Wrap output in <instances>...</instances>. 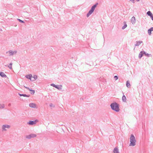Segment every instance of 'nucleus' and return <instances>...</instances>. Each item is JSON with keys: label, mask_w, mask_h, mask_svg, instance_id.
Wrapping results in <instances>:
<instances>
[{"label": "nucleus", "mask_w": 153, "mask_h": 153, "mask_svg": "<svg viewBox=\"0 0 153 153\" xmlns=\"http://www.w3.org/2000/svg\"><path fill=\"white\" fill-rule=\"evenodd\" d=\"M110 106L111 109L116 112H119L120 110L119 104L116 102L111 103L110 105Z\"/></svg>", "instance_id": "f257e3e1"}, {"label": "nucleus", "mask_w": 153, "mask_h": 153, "mask_svg": "<svg viewBox=\"0 0 153 153\" xmlns=\"http://www.w3.org/2000/svg\"><path fill=\"white\" fill-rule=\"evenodd\" d=\"M130 142V143L129 145V146H134L136 145V140H135V137L133 134L131 135Z\"/></svg>", "instance_id": "f03ea898"}, {"label": "nucleus", "mask_w": 153, "mask_h": 153, "mask_svg": "<svg viewBox=\"0 0 153 153\" xmlns=\"http://www.w3.org/2000/svg\"><path fill=\"white\" fill-rule=\"evenodd\" d=\"M98 4V3H97L92 6L91 9L89 10L87 14V17H89L93 12Z\"/></svg>", "instance_id": "7ed1b4c3"}, {"label": "nucleus", "mask_w": 153, "mask_h": 153, "mask_svg": "<svg viewBox=\"0 0 153 153\" xmlns=\"http://www.w3.org/2000/svg\"><path fill=\"white\" fill-rule=\"evenodd\" d=\"M17 53V51H13L11 50H10V51H8L7 52V53H9V56H12L16 54Z\"/></svg>", "instance_id": "20e7f679"}, {"label": "nucleus", "mask_w": 153, "mask_h": 153, "mask_svg": "<svg viewBox=\"0 0 153 153\" xmlns=\"http://www.w3.org/2000/svg\"><path fill=\"white\" fill-rule=\"evenodd\" d=\"M51 85L59 90H61L62 89V85H61L59 86L58 85H56L53 83H52L51 84Z\"/></svg>", "instance_id": "39448f33"}, {"label": "nucleus", "mask_w": 153, "mask_h": 153, "mask_svg": "<svg viewBox=\"0 0 153 153\" xmlns=\"http://www.w3.org/2000/svg\"><path fill=\"white\" fill-rule=\"evenodd\" d=\"M38 121V120H37L34 121L30 120L27 123V124L29 125H33L35 124Z\"/></svg>", "instance_id": "423d86ee"}, {"label": "nucleus", "mask_w": 153, "mask_h": 153, "mask_svg": "<svg viewBox=\"0 0 153 153\" xmlns=\"http://www.w3.org/2000/svg\"><path fill=\"white\" fill-rule=\"evenodd\" d=\"M36 134H31L28 135H27L26 137V138L30 139L31 138H33L36 137Z\"/></svg>", "instance_id": "0eeeda50"}, {"label": "nucleus", "mask_w": 153, "mask_h": 153, "mask_svg": "<svg viewBox=\"0 0 153 153\" xmlns=\"http://www.w3.org/2000/svg\"><path fill=\"white\" fill-rule=\"evenodd\" d=\"M10 127V126L8 125H4L2 126V131H6V128H9Z\"/></svg>", "instance_id": "6e6552de"}, {"label": "nucleus", "mask_w": 153, "mask_h": 153, "mask_svg": "<svg viewBox=\"0 0 153 153\" xmlns=\"http://www.w3.org/2000/svg\"><path fill=\"white\" fill-rule=\"evenodd\" d=\"M145 53H146V52L145 51H141L139 55V56H138L139 58L140 59L141 58V57L143 56V55L144 54H145Z\"/></svg>", "instance_id": "1a4fd4ad"}, {"label": "nucleus", "mask_w": 153, "mask_h": 153, "mask_svg": "<svg viewBox=\"0 0 153 153\" xmlns=\"http://www.w3.org/2000/svg\"><path fill=\"white\" fill-rule=\"evenodd\" d=\"M131 21L133 25H134L135 24L136 22V20L135 19V17L134 16H133L131 18Z\"/></svg>", "instance_id": "9d476101"}, {"label": "nucleus", "mask_w": 153, "mask_h": 153, "mask_svg": "<svg viewBox=\"0 0 153 153\" xmlns=\"http://www.w3.org/2000/svg\"><path fill=\"white\" fill-rule=\"evenodd\" d=\"M136 43L135 44V46H138L140 44L143 43V41H136Z\"/></svg>", "instance_id": "9b49d317"}, {"label": "nucleus", "mask_w": 153, "mask_h": 153, "mask_svg": "<svg viewBox=\"0 0 153 153\" xmlns=\"http://www.w3.org/2000/svg\"><path fill=\"white\" fill-rule=\"evenodd\" d=\"M29 106L31 108H35L36 107V105L33 103H31L29 104Z\"/></svg>", "instance_id": "f8f14e48"}, {"label": "nucleus", "mask_w": 153, "mask_h": 153, "mask_svg": "<svg viewBox=\"0 0 153 153\" xmlns=\"http://www.w3.org/2000/svg\"><path fill=\"white\" fill-rule=\"evenodd\" d=\"M0 76L2 77H6V75L4 73L1 72H0Z\"/></svg>", "instance_id": "ddd939ff"}, {"label": "nucleus", "mask_w": 153, "mask_h": 153, "mask_svg": "<svg viewBox=\"0 0 153 153\" xmlns=\"http://www.w3.org/2000/svg\"><path fill=\"white\" fill-rule=\"evenodd\" d=\"M123 24H124V25L122 27V29L123 30L124 29L127 27V24H126V22H123Z\"/></svg>", "instance_id": "4468645a"}, {"label": "nucleus", "mask_w": 153, "mask_h": 153, "mask_svg": "<svg viewBox=\"0 0 153 153\" xmlns=\"http://www.w3.org/2000/svg\"><path fill=\"white\" fill-rule=\"evenodd\" d=\"M113 152L114 153H119V150L117 148L115 147L114 148L113 150Z\"/></svg>", "instance_id": "2eb2a0df"}, {"label": "nucleus", "mask_w": 153, "mask_h": 153, "mask_svg": "<svg viewBox=\"0 0 153 153\" xmlns=\"http://www.w3.org/2000/svg\"><path fill=\"white\" fill-rule=\"evenodd\" d=\"M19 95L20 96H21V97L23 96V97H30L29 95H27L26 94H19Z\"/></svg>", "instance_id": "dca6fc26"}, {"label": "nucleus", "mask_w": 153, "mask_h": 153, "mask_svg": "<svg viewBox=\"0 0 153 153\" xmlns=\"http://www.w3.org/2000/svg\"><path fill=\"white\" fill-rule=\"evenodd\" d=\"M126 98L124 95H123L122 97V100L123 102H126Z\"/></svg>", "instance_id": "f3484780"}, {"label": "nucleus", "mask_w": 153, "mask_h": 153, "mask_svg": "<svg viewBox=\"0 0 153 153\" xmlns=\"http://www.w3.org/2000/svg\"><path fill=\"white\" fill-rule=\"evenodd\" d=\"M32 77V75L31 74H29L27 75L26 77L28 79H31V78Z\"/></svg>", "instance_id": "a211bd4d"}, {"label": "nucleus", "mask_w": 153, "mask_h": 153, "mask_svg": "<svg viewBox=\"0 0 153 153\" xmlns=\"http://www.w3.org/2000/svg\"><path fill=\"white\" fill-rule=\"evenodd\" d=\"M126 86L128 88L130 87V84L129 81H127L126 82Z\"/></svg>", "instance_id": "6ab92c4d"}, {"label": "nucleus", "mask_w": 153, "mask_h": 153, "mask_svg": "<svg viewBox=\"0 0 153 153\" xmlns=\"http://www.w3.org/2000/svg\"><path fill=\"white\" fill-rule=\"evenodd\" d=\"M147 14L150 16H152L153 14L151 12L149 11L147 12Z\"/></svg>", "instance_id": "aec40b11"}, {"label": "nucleus", "mask_w": 153, "mask_h": 153, "mask_svg": "<svg viewBox=\"0 0 153 153\" xmlns=\"http://www.w3.org/2000/svg\"><path fill=\"white\" fill-rule=\"evenodd\" d=\"M152 30H151L150 28L148 30V33L149 35H150L152 34Z\"/></svg>", "instance_id": "412c9836"}, {"label": "nucleus", "mask_w": 153, "mask_h": 153, "mask_svg": "<svg viewBox=\"0 0 153 153\" xmlns=\"http://www.w3.org/2000/svg\"><path fill=\"white\" fill-rule=\"evenodd\" d=\"M13 65L12 63L11 62L10 63L9 65L8 66V67L10 69H12V65Z\"/></svg>", "instance_id": "4be33fe9"}, {"label": "nucleus", "mask_w": 153, "mask_h": 153, "mask_svg": "<svg viewBox=\"0 0 153 153\" xmlns=\"http://www.w3.org/2000/svg\"><path fill=\"white\" fill-rule=\"evenodd\" d=\"M145 56L148 57H149L152 56V55L151 54H149L148 53H146H146L144 54Z\"/></svg>", "instance_id": "5701e85b"}, {"label": "nucleus", "mask_w": 153, "mask_h": 153, "mask_svg": "<svg viewBox=\"0 0 153 153\" xmlns=\"http://www.w3.org/2000/svg\"><path fill=\"white\" fill-rule=\"evenodd\" d=\"M30 94L32 95L34 94L35 92V91L32 89L31 90H30Z\"/></svg>", "instance_id": "b1692460"}, {"label": "nucleus", "mask_w": 153, "mask_h": 153, "mask_svg": "<svg viewBox=\"0 0 153 153\" xmlns=\"http://www.w3.org/2000/svg\"><path fill=\"white\" fill-rule=\"evenodd\" d=\"M17 20L21 23H25V22L23 21H22L20 19H17Z\"/></svg>", "instance_id": "393cba45"}, {"label": "nucleus", "mask_w": 153, "mask_h": 153, "mask_svg": "<svg viewBox=\"0 0 153 153\" xmlns=\"http://www.w3.org/2000/svg\"><path fill=\"white\" fill-rule=\"evenodd\" d=\"M4 105L3 104V105H0V109H1V108H4Z\"/></svg>", "instance_id": "a878e982"}, {"label": "nucleus", "mask_w": 153, "mask_h": 153, "mask_svg": "<svg viewBox=\"0 0 153 153\" xmlns=\"http://www.w3.org/2000/svg\"><path fill=\"white\" fill-rule=\"evenodd\" d=\"M33 78L35 80H36L37 78V76L36 75H34Z\"/></svg>", "instance_id": "bb28decb"}, {"label": "nucleus", "mask_w": 153, "mask_h": 153, "mask_svg": "<svg viewBox=\"0 0 153 153\" xmlns=\"http://www.w3.org/2000/svg\"><path fill=\"white\" fill-rule=\"evenodd\" d=\"M114 78L115 80H117L118 79V77L117 76H114Z\"/></svg>", "instance_id": "cd10ccee"}, {"label": "nucleus", "mask_w": 153, "mask_h": 153, "mask_svg": "<svg viewBox=\"0 0 153 153\" xmlns=\"http://www.w3.org/2000/svg\"><path fill=\"white\" fill-rule=\"evenodd\" d=\"M49 105L50 107H54V106H53V104L51 103Z\"/></svg>", "instance_id": "c85d7f7f"}, {"label": "nucleus", "mask_w": 153, "mask_h": 153, "mask_svg": "<svg viewBox=\"0 0 153 153\" xmlns=\"http://www.w3.org/2000/svg\"><path fill=\"white\" fill-rule=\"evenodd\" d=\"M150 17H151L152 20L153 21V15L152 14V16H150Z\"/></svg>", "instance_id": "c756f323"}, {"label": "nucleus", "mask_w": 153, "mask_h": 153, "mask_svg": "<svg viewBox=\"0 0 153 153\" xmlns=\"http://www.w3.org/2000/svg\"><path fill=\"white\" fill-rule=\"evenodd\" d=\"M130 1H131L132 2L134 3V0H129Z\"/></svg>", "instance_id": "7c9ffc66"}, {"label": "nucleus", "mask_w": 153, "mask_h": 153, "mask_svg": "<svg viewBox=\"0 0 153 153\" xmlns=\"http://www.w3.org/2000/svg\"><path fill=\"white\" fill-rule=\"evenodd\" d=\"M26 88L28 90H29L30 91V90H31L32 89H31L30 88Z\"/></svg>", "instance_id": "2f4dec72"}, {"label": "nucleus", "mask_w": 153, "mask_h": 153, "mask_svg": "<svg viewBox=\"0 0 153 153\" xmlns=\"http://www.w3.org/2000/svg\"><path fill=\"white\" fill-rule=\"evenodd\" d=\"M152 31H153V27H151L150 28Z\"/></svg>", "instance_id": "473e14b6"}, {"label": "nucleus", "mask_w": 153, "mask_h": 153, "mask_svg": "<svg viewBox=\"0 0 153 153\" xmlns=\"http://www.w3.org/2000/svg\"><path fill=\"white\" fill-rule=\"evenodd\" d=\"M11 103H9V104H8V106H11Z\"/></svg>", "instance_id": "72a5a7b5"}, {"label": "nucleus", "mask_w": 153, "mask_h": 153, "mask_svg": "<svg viewBox=\"0 0 153 153\" xmlns=\"http://www.w3.org/2000/svg\"><path fill=\"white\" fill-rule=\"evenodd\" d=\"M137 1H139L140 0H136Z\"/></svg>", "instance_id": "f704fd0d"}, {"label": "nucleus", "mask_w": 153, "mask_h": 153, "mask_svg": "<svg viewBox=\"0 0 153 153\" xmlns=\"http://www.w3.org/2000/svg\"><path fill=\"white\" fill-rule=\"evenodd\" d=\"M24 87H25V88H28L27 87H25V86H24Z\"/></svg>", "instance_id": "c9c22d12"}]
</instances>
